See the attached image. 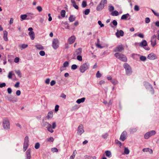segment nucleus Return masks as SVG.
I'll return each instance as SVG.
<instances>
[{
	"label": "nucleus",
	"mask_w": 159,
	"mask_h": 159,
	"mask_svg": "<svg viewBox=\"0 0 159 159\" xmlns=\"http://www.w3.org/2000/svg\"><path fill=\"white\" fill-rule=\"evenodd\" d=\"M111 15L112 16H117L119 15V13L117 11H114L111 12Z\"/></svg>",
	"instance_id": "obj_32"
},
{
	"label": "nucleus",
	"mask_w": 159,
	"mask_h": 159,
	"mask_svg": "<svg viewBox=\"0 0 159 159\" xmlns=\"http://www.w3.org/2000/svg\"><path fill=\"white\" fill-rule=\"evenodd\" d=\"M150 41L152 46L154 47L156 44V36L155 35H153L151 37Z\"/></svg>",
	"instance_id": "obj_8"
},
{
	"label": "nucleus",
	"mask_w": 159,
	"mask_h": 159,
	"mask_svg": "<svg viewBox=\"0 0 159 159\" xmlns=\"http://www.w3.org/2000/svg\"><path fill=\"white\" fill-rule=\"evenodd\" d=\"M65 94H66V93H65ZM66 94H65L64 93H62L61 96H60V97L63 98H66Z\"/></svg>",
	"instance_id": "obj_54"
},
{
	"label": "nucleus",
	"mask_w": 159,
	"mask_h": 159,
	"mask_svg": "<svg viewBox=\"0 0 159 159\" xmlns=\"http://www.w3.org/2000/svg\"><path fill=\"white\" fill-rule=\"evenodd\" d=\"M3 128L5 129H9L10 128V124L9 120L7 119H5L3 122Z\"/></svg>",
	"instance_id": "obj_4"
},
{
	"label": "nucleus",
	"mask_w": 159,
	"mask_h": 159,
	"mask_svg": "<svg viewBox=\"0 0 159 159\" xmlns=\"http://www.w3.org/2000/svg\"><path fill=\"white\" fill-rule=\"evenodd\" d=\"M90 12V10L89 9H86L84 11V14L85 15H87L89 14Z\"/></svg>",
	"instance_id": "obj_50"
},
{
	"label": "nucleus",
	"mask_w": 159,
	"mask_h": 159,
	"mask_svg": "<svg viewBox=\"0 0 159 159\" xmlns=\"http://www.w3.org/2000/svg\"><path fill=\"white\" fill-rule=\"evenodd\" d=\"M28 45L26 44H22L19 45V47L20 48H21L22 49H25L26 48L28 47Z\"/></svg>",
	"instance_id": "obj_34"
},
{
	"label": "nucleus",
	"mask_w": 159,
	"mask_h": 159,
	"mask_svg": "<svg viewBox=\"0 0 159 159\" xmlns=\"http://www.w3.org/2000/svg\"><path fill=\"white\" fill-rule=\"evenodd\" d=\"M71 2L72 3L73 6L76 9H78L79 7L75 3V1L74 0H70Z\"/></svg>",
	"instance_id": "obj_24"
},
{
	"label": "nucleus",
	"mask_w": 159,
	"mask_h": 159,
	"mask_svg": "<svg viewBox=\"0 0 159 159\" xmlns=\"http://www.w3.org/2000/svg\"><path fill=\"white\" fill-rule=\"evenodd\" d=\"M75 19V17L73 15H70L69 18V20L70 22L74 21Z\"/></svg>",
	"instance_id": "obj_30"
},
{
	"label": "nucleus",
	"mask_w": 159,
	"mask_h": 159,
	"mask_svg": "<svg viewBox=\"0 0 159 159\" xmlns=\"http://www.w3.org/2000/svg\"><path fill=\"white\" fill-rule=\"evenodd\" d=\"M51 151L53 152H58V149L56 148H54L51 149Z\"/></svg>",
	"instance_id": "obj_55"
},
{
	"label": "nucleus",
	"mask_w": 159,
	"mask_h": 159,
	"mask_svg": "<svg viewBox=\"0 0 159 159\" xmlns=\"http://www.w3.org/2000/svg\"><path fill=\"white\" fill-rule=\"evenodd\" d=\"M69 65V63L67 61L65 62L63 64V66L60 67V71L62 72L63 70H65V68L68 67Z\"/></svg>",
	"instance_id": "obj_13"
},
{
	"label": "nucleus",
	"mask_w": 159,
	"mask_h": 159,
	"mask_svg": "<svg viewBox=\"0 0 159 159\" xmlns=\"http://www.w3.org/2000/svg\"><path fill=\"white\" fill-rule=\"evenodd\" d=\"M85 99V98H83L80 99H79L76 101V102L78 104L80 103L81 102H83Z\"/></svg>",
	"instance_id": "obj_27"
},
{
	"label": "nucleus",
	"mask_w": 159,
	"mask_h": 159,
	"mask_svg": "<svg viewBox=\"0 0 159 159\" xmlns=\"http://www.w3.org/2000/svg\"><path fill=\"white\" fill-rule=\"evenodd\" d=\"M108 136V134L107 133H106L103 134L102 136V138L103 139H105L107 138V137Z\"/></svg>",
	"instance_id": "obj_64"
},
{
	"label": "nucleus",
	"mask_w": 159,
	"mask_h": 159,
	"mask_svg": "<svg viewBox=\"0 0 159 159\" xmlns=\"http://www.w3.org/2000/svg\"><path fill=\"white\" fill-rule=\"evenodd\" d=\"M59 44V42L57 39H54L52 42V47L53 48L56 49L58 48Z\"/></svg>",
	"instance_id": "obj_5"
},
{
	"label": "nucleus",
	"mask_w": 159,
	"mask_h": 159,
	"mask_svg": "<svg viewBox=\"0 0 159 159\" xmlns=\"http://www.w3.org/2000/svg\"><path fill=\"white\" fill-rule=\"evenodd\" d=\"M82 53V49L81 48H79L77 49L75 51L74 54V55L75 57L76 56L80 55Z\"/></svg>",
	"instance_id": "obj_16"
},
{
	"label": "nucleus",
	"mask_w": 159,
	"mask_h": 159,
	"mask_svg": "<svg viewBox=\"0 0 159 159\" xmlns=\"http://www.w3.org/2000/svg\"><path fill=\"white\" fill-rule=\"evenodd\" d=\"M137 56H140V55L137 54L133 53L131 55V57L134 59H135Z\"/></svg>",
	"instance_id": "obj_51"
},
{
	"label": "nucleus",
	"mask_w": 159,
	"mask_h": 159,
	"mask_svg": "<svg viewBox=\"0 0 159 159\" xmlns=\"http://www.w3.org/2000/svg\"><path fill=\"white\" fill-rule=\"evenodd\" d=\"M98 25H100L101 27H102L104 26V25L102 23V22L101 21L99 20L98 21Z\"/></svg>",
	"instance_id": "obj_59"
},
{
	"label": "nucleus",
	"mask_w": 159,
	"mask_h": 159,
	"mask_svg": "<svg viewBox=\"0 0 159 159\" xmlns=\"http://www.w3.org/2000/svg\"><path fill=\"white\" fill-rule=\"evenodd\" d=\"M40 144L39 143H37L34 146V148L36 149H38L39 148Z\"/></svg>",
	"instance_id": "obj_46"
},
{
	"label": "nucleus",
	"mask_w": 159,
	"mask_h": 159,
	"mask_svg": "<svg viewBox=\"0 0 159 159\" xmlns=\"http://www.w3.org/2000/svg\"><path fill=\"white\" fill-rule=\"evenodd\" d=\"M27 16V20H31L34 18V14L32 13L28 12L26 13Z\"/></svg>",
	"instance_id": "obj_18"
},
{
	"label": "nucleus",
	"mask_w": 159,
	"mask_h": 159,
	"mask_svg": "<svg viewBox=\"0 0 159 159\" xmlns=\"http://www.w3.org/2000/svg\"><path fill=\"white\" fill-rule=\"evenodd\" d=\"M75 39V37L74 36H72L68 39V42L70 44L74 43Z\"/></svg>",
	"instance_id": "obj_19"
},
{
	"label": "nucleus",
	"mask_w": 159,
	"mask_h": 159,
	"mask_svg": "<svg viewBox=\"0 0 159 159\" xmlns=\"http://www.w3.org/2000/svg\"><path fill=\"white\" fill-rule=\"evenodd\" d=\"M78 66L75 64H73L71 66V69L72 70H75L77 68Z\"/></svg>",
	"instance_id": "obj_48"
},
{
	"label": "nucleus",
	"mask_w": 159,
	"mask_h": 159,
	"mask_svg": "<svg viewBox=\"0 0 159 159\" xmlns=\"http://www.w3.org/2000/svg\"><path fill=\"white\" fill-rule=\"evenodd\" d=\"M13 75V72L12 71H10L8 74V77L9 79H12V76Z\"/></svg>",
	"instance_id": "obj_37"
},
{
	"label": "nucleus",
	"mask_w": 159,
	"mask_h": 159,
	"mask_svg": "<svg viewBox=\"0 0 159 159\" xmlns=\"http://www.w3.org/2000/svg\"><path fill=\"white\" fill-rule=\"evenodd\" d=\"M104 7L103 6H102L101 4L99 3L97 6L96 10L98 11H100L102 10Z\"/></svg>",
	"instance_id": "obj_25"
},
{
	"label": "nucleus",
	"mask_w": 159,
	"mask_h": 159,
	"mask_svg": "<svg viewBox=\"0 0 159 159\" xmlns=\"http://www.w3.org/2000/svg\"><path fill=\"white\" fill-rule=\"evenodd\" d=\"M6 86L5 83H3L0 84V88H2L3 87H5Z\"/></svg>",
	"instance_id": "obj_63"
},
{
	"label": "nucleus",
	"mask_w": 159,
	"mask_h": 159,
	"mask_svg": "<svg viewBox=\"0 0 159 159\" xmlns=\"http://www.w3.org/2000/svg\"><path fill=\"white\" fill-rule=\"evenodd\" d=\"M124 153L126 154H129V151L127 148H124Z\"/></svg>",
	"instance_id": "obj_41"
},
{
	"label": "nucleus",
	"mask_w": 159,
	"mask_h": 159,
	"mask_svg": "<svg viewBox=\"0 0 159 159\" xmlns=\"http://www.w3.org/2000/svg\"><path fill=\"white\" fill-rule=\"evenodd\" d=\"M139 58L140 60L142 61H145L147 59L146 57L143 56H140Z\"/></svg>",
	"instance_id": "obj_33"
},
{
	"label": "nucleus",
	"mask_w": 159,
	"mask_h": 159,
	"mask_svg": "<svg viewBox=\"0 0 159 159\" xmlns=\"http://www.w3.org/2000/svg\"><path fill=\"white\" fill-rule=\"evenodd\" d=\"M147 58L150 60H152L157 59V57L155 54L152 53L148 55Z\"/></svg>",
	"instance_id": "obj_9"
},
{
	"label": "nucleus",
	"mask_w": 159,
	"mask_h": 159,
	"mask_svg": "<svg viewBox=\"0 0 159 159\" xmlns=\"http://www.w3.org/2000/svg\"><path fill=\"white\" fill-rule=\"evenodd\" d=\"M36 8L37 10L39 12H41L42 11V8L40 6H38Z\"/></svg>",
	"instance_id": "obj_58"
},
{
	"label": "nucleus",
	"mask_w": 159,
	"mask_h": 159,
	"mask_svg": "<svg viewBox=\"0 0 159 159\" xmlns=\"http://www.w3.org/2000/svg\"><path fill=\"white\" fill-rule=\"evenodd\" d=\"M39 54L42 56H43L45 55V52L44 51H41L39 52Z\"/></svg>",
	"instance_id": "obj_56"
},
{
	"label": "nucleus",
	"mask_w": 159,
	"mask_h": 159,
	"mask_svg": "<svg viewBox=\"0 0 159 159\" xmlns=\"http://www.w3.org/2000/svg\"><path fill=\"white\" fill-rule=\"evenodd\" d=\"M156 133L155 130H152L146 133L144 136L145 139H148L150 136L154 135Z\"/></svg>",
	"instance_id": "obj_6"
},
{
	"label": "nucleus",
	"mask_w": 159,
	"mask_h": 159,
	"mask_svg": "<svg viewBox=\"0 0 159 159\" xmlns=\"http://www.w3.org/2000/svg\"><path fill=\"white\" fill-rule=\"evenodd\" d=\"M143 84L145 88L147 89H152V85L149 83L145 81L143 83Z\"/></svg>",
	"instance_id": "obj_14"
},
{
	"label": "nucleus",
	"mask_w": 159,
	"mask_h": 159,
	"mask_svg": "<svg viewBox=\"0 0 159 159\" xmlns=\"http://www.w3.org/2000/svg\"><path fill=\"white\" fill-rule=\"evenodd\" d=\"M3 32V38L6 41H7L8 40V38H7V34L8 33L7 31L6 30H4Z\"/></svg>",
	"instance_id": "obj_20"
},
{
	"label": "nucleus",
	"mask_w": 159,
	"mask_h": 159,
	"mask_svg": "<svg viewBox=\"0 0 159 159\" xmlns=\"http://www.w3.org/2000/svg\"><path fill=\"white\" fill-rule=\"evenodd\" d=\"M124 50V48L122 45H119L115 48L114 50V52H120Z\"/></svg>",
	"instance_id": "obj_10"
},
{
	"label": "nucleus",
	"mask_w": 159,
	"mask_h": 159,
	"mask_svg": "<svg viewBox=\"0 0 159 159\" xmlns=\"http://www.w3.org/2000/svg\"><path fill=\"white\" fill-rule=\"evenodd\" d=\"M53 116V112L52 111H49L48 112V118H51Z\"/></svg>",
	"instance_id": "obj_40"
},
{
	"label": "nucleus",
	"mask_w": 159,
	"mask_h": 159,
	"mask_svg": "<svg viewBox=\"0 0 159 159\" xmlns=\"http://www.w3.org/2000/svg\"><path fill=\"white\" fill-rule=\"evenodd\" d=\"M139 45L141 47H146L147 45V41L145 40H143L141 42L139 43Z\"/></svg>",
	"instance_id": "obj_22"
},
{
	"label": "nucleus",
	"mask_w": 159,
	"mask_h": 159,
	"mask_svg": "<svg viewBox=\"0 0 159 159\" xmlns=\"http://www.w3.org/2000/svg\"><path fill=\"white\" fill-rule=\"evenodd\" d=\"M66 15V11L64 10H62L61 12V15L62 17H65Z\"/></svg>",
	"instance_id": "obj_36"
},
{
	"label": "nucleus",
	"mask_w": 159,
	"mask_h": 159,
	"mask_svg": "<svg viewBox=\"0 0 159 159\" xmlns=\"http://www.w3.org/2000/svg\"><path fill=\"white\" fill-rule=\"evenodd\" d=\"M129 17L128 18V20H130V16L129 13H127L126 14H124L121 16V20H126L128 17Z\"/></svg>",
	"instance_id": "obj_21"
},
{
	"label": "nucleus",
	"mask_w": 159,
	"mask_h": 159,
	"mask_svg": "<svg viewBox=\"0 0 159 159\" xmlns=\"http://www.w3.org/2000/svg\"><path fill=\"white\" fill-rule=\"evenodd\" d=\"M107 0H101L100 3L104 7L105 5L107 4Z\"/></svg>",
	"instance_id": "obj_31"
},
{
	"label": "nucleus",
	"mask_w": 159,
	"mask_h": 159,
	"mask_svg": "<svg viewBox=\"0 0 159 159\" xmlns=\"http://www.w3.org/2000/svg\"><path fill=\"white\" fill-rule=\"evenodd\" d=\"M108 10L110 12H112L114 10V8L112 6H109Z\"/></svg>",
	"instance_id": "obj_39"
},
{
	"label": "nucleus",
	"mask_w": 159,
	"mask_h": 159,
	"mask_svg": "<svg viewBox=\"0 0 159 159\" xmlns=\"http://www.w3.org/2000/svg\"><path fill=\"white\" fill-rule=\"evenodd\" d=\"M123 67L125 69L126 74L127 75H130L132 74V71L129 65L127 63H125L123 65Z\"/></svg>",
	"instance_id": "obj_3"
},
{
	"label": "nucleus",
	"mask_w": 159,
	"mask_h": 159,
	"mask_svg": "<svg viewBox=\"0 0 159 159\" xmlns=\"http://www.w3.org/2000/svg\"><path fill=\"white\" fill-rule=\"evenodd\" d=\"M112 23L113 25L115 26H116L117 24V22L115 20H114L112 21Z\"/></svg>",
	"instance_id": "obj_60"
},
{
	"label": "nucleus",
	"mask_w": 159,
	"mask_h": 159,
	"mask_svg": "<svg viewBox=\"0 0 159 159\" xmlns=\"http://www.w3.org/2000/svg\"><path fill=\"white\" fill-rule=\"evenodd\" d=\"M145 22L146 23H148L150 22V19L148 17H147L145 18Z\"/></svg>",
	"instance_id": "obj_62"
},
{
	"label": "nucleus",
	"mask_w": 159,
	"mask_h": 159,
	"mask_svg": "<svg viewBox=\"0 0 159 159\" xmlns=\"http://www.w3.org/2000/svg\"><path fill=\"white\" fill-rule=\"evenodd\" d=\"M124 32L123 30H117V32L116 33V35L117 37L119 38L120 36H122L124 35Z\"/></svg>",
	"instance_id": "obj_15"
},
{
	"label": "nucleus",
	"mask_w": 159,
	"mask_h": 159,
	"mask_svg": "<svg viewBox=\"0 0 159 159\" xmlns=\"http://www.w3.org/2000/svg\"><path fill=\"white\" fill-rule=\"evenodd\" d=\"M114 56L116 58L124 62L127 61V59L126 57L122 54L117 52L114 54Z\"/></svg>",
	"instance_id": "obj_2"
},
{
	"label": "nucleus",
	"mask_w": 159,
	"mask_h": 159,
	"mask_svg": "<svg viewBox=\"0 0 159 159\" xmlns=\"http://www.w3.org/2000/svg\"><path fill=\"white\" fill-rule=\"evenodd\" d=\"M50 79L49 78H47L45 80V83L46 84H49L50 83Z\"/></svg>",
	"instance_id": "obj_61"
},
{
	"label": "nucleus",
	"mask_w": 159,
	"mask_h": 159,
	"mask_svg": "<svg viewBox=\"0 0 159 159\" xmlns=\"http://www.w3.org/2000/svg\"><path fill=\"white\" fill-rule=\"evenodd\" d=\"M36 48L39 50H42L44 49L43 47L41 44H38L35 45Z\"/></svg>",
	"instance_id": "obj_26"
},
{
	"label": "nucleus",
	"mask_w": 159,
	"mask_h": 159,
	"mask_svg": "<svg viewBox=\"0 0 159 159\" xmlns=\"http://www.w3.org/2000/svg\"><path fill=\"white\" fill-rule=\"evenodd\" d=\"M127 133L126 131H124L121 134L120 139L122 141H124L126 139Z\"/></svg>",
	"instance_id": "obj_12"
},
{
	"label": "nucleus",
	"mask_w": 159,
	"mask_h": 159,
	"mask_svg": "<svg viewBox=\"0 0 159 159\" xmlns=\"http://www.w3.org/2000/svg\"><path fill=\"white\" fill-rule=\"evenodd\" d=\"M7 100L10 101L12 102H16L17 101V98L13 97L11 96H10L7 97Z\"/></svg>",
	"instance_id": "obj_11"
},
{
	"label": "nucleus",
	"mask_w": 159,
	"mask_h": 159,
	"mask_svg": "<svg viewBox=\"0 0 159 159\" xmlns=\"http://www.w3.org/2000/svg\"><path fill=\"white\" fill-rule=\"evenodd\" d=\"M89 64L88 63H85L82 64L80 67L79 70L81 73H84L86 70L89 69Z\"/></svg>",
	"instance_id": "obj_1"
},
{
	"label": "nucleus",
	"mask_w": 159,
	"mask_h": 159,
	"mask_svg": "<svg viewBox=\"0 0 159 159\" xmlns=\"http://www.w3.org/2000/svg\"><path fill=\"white\" fill-rule=\"evenodd\" d=\"M82 7L83 8L86 7L87 6V2L85 1H83L82 2Z\"/></svg>",
	"instance_id": "obj_47"
},
{
	"label": "nucleus",
	"mask_w": 159,
	"mask_h": 159,
	"mask_svg": "<svg viewBox=\"0 0 159 159\" xmlns=\"http://www.w3.org/2000/svg\"><path fill=\"white\" fill-rule=\"evenodd\" d=\"M20 17L21 19V21H22V20H25V19L27 20V14H23V15H21V16H20Z\"/></svg>",
	"instance_id": "obj_29"
},
{
	"label": "nucleus",
	"mask_w": 159,
	"mask_h": 159,
	"mask_svg": "<svg viewBox=\"0 0 159 159\" xmlns=\"http://www.w3.org/2000/svg\"><path fill=\"white\" fill-rule=\"evenodd\" d=\"M15 72L17 75L20 77H21V74L20 70H15Z\"/></svg>",
	"instance_id": "obj_38"
},
{
	"label": "nucleus",
	"mask_w": 159,
	"mask_h": 159,
	"mask_svg": "<svg viewBox=\"0 0 159 159\" xmlns=\"http://www.w3.org/2000/svg\"><path fill=\"white\" fill-rule=\"evenodd\" d=\"M24 143H29V137L28 136H26L24 139Z\"/></svg>",
	"instance_id": "obj_57"
},
{
	"label": "nucleus",
	"mask_w": 159,
	"mask_h": 159,
	"mask_svg": "<svg viewBox=\"0 0 159 159\" xmlns=\"http://www.w3.org/2000/svg\"><path fill=\"white\" fill-rule=\"evenodd\" d=\"M113 84L116 85L118 84V81L115 79H112L111 81Z\"/></svg>",
	"instance_id": "obj_43"
},
{
	"label": "nucleus",
	"mask_w": 159,
	"mask_h": 159,
	"mask_svg": "<svg viewBox=\"0 0 159 159\" xmlns=\"http://www.w3.org/2000/svg\"><path fill=\"white\" fill-rule=\"evenodd\" d=\"M84 132L83 126L82 125L80 124L78 128L77 133L78 135H80Z\"/></svg>",
	"instance_id": "obj_7"
},
{
	"label": "nucleus",
	"mask_w": 159,
	"mask_h": 159,
	"mask_svg": "<svg viewBox=\"0 0 159 159\" xmlns=\"http://www.w3.org/2000/svg\"><path fill=\"white\" fill-rule=\"evenodd\" d=\"M96 77L98 78H100L102 76V74L100 73L99 71H98L96 74Z\"/></svg>",
	"instance_id": "obj_44"
},
{
	"label": "nucleus",
	"mask_w": 159,
	"mask_h": 159,
	"mask_svg": "<svg viewBox=\"0 0 159 159\" xmlns=\"http://www.w3.org/2000/svg\"><path fill=\"white\" fill-rule=\"evenodd\" d=\"M134 9L135 11H139V6L137 5H135L134 7Z\"/></svg>",
	"instance_id": "obj_52"
},
{
	"label": "nucleus",
	"mask_w": 159,
	"mask_h": 159,
	"mask_svg": "<svg viewBox=\"0 0 159 159\" xmlns=\"http://www.w3.org/2000/svg\"><path fill=\"white\" fill-rule=\"evenodd\" d=\"M29 35L32 40H34L35 38L34 33L33 31H30L29 33Z\"/></svg>",
	"instance_id": "obj_23"
},
{
	"label": "nucleus",
	"mask_w": 159,
	"mask_h": 159,
	"mask_svg": "<svg viewBox=\"0 0 159 159\" xmlns=\"http://www.w3.org/2000/svg\"><path fill=\"white\" fill-rule=\"evenodd\" d=\"M77 59L79 61H81L82 60V57L80 55L77 56Z\"/></svg>",
	"instance_id": "obj_53"
},
{
	"label": "nucleus",
	"mask_w": 159,
	"mask_h": 159,
	"mask_svg": "<svg viewBox=\"0 0 159 159\" xmlns=\"http://www.w3.org/2000/svg\"><path fill=\"white\" fill-rule=\"evenodd\" d=\"M136 128H131L130 129V131L131 133H133L137 131Z\"/></svg>",
	"instance_id": "obj_45"
},
{
	"label": "nucleus",
	"mask_w": 159,
	"mask_h": 159,
	"mask_svg": "<svg viewBox=\"0 0 159 159\" xmlns=\"http://www.w3.org/2000/svg\"><path fill=\"white\" fill-rule=\"evenodd\" d=\"M106 156L109 157H110L111 156V152L109 151H106L105 152Z\"/></svg>",
	"instance_id": "obj_35"
},
{
	"label": "nucleus",
	"mask_w": 159,
	"mask_h": 159,
	"mask_svg": "<svg viewBox=\"0 0 159 159\" xmlns=\"http://www.w3.org/2000/svg\"><path fill=\"white\" fill-rule=\"evenodd\" d=\"M29 146V143H24L23 145V151L25 152L27 149V148Z\"/></svg>",
	"instance_id": "obj_28"
},
{
	"label": "nucleus",
	"mask_w": 159,
	"mask_h": 159,
	"mask_svg": "<svg viewBox=\"0 0 159 159\" xmlns=\"http://www.w3.org/2000/svg\"><path fill=\"white\" fill-rule=\"evenodd\" d=\"M47 141L49 142H53L54 141V138L52 137H50L47 139Z\"/></svg>",
	"instance_id": "obj_49"
},
{
	"label": "nucleus",
	"mask_w": 159,
	"mask_h": 159,
	"mask_svg": "<svg viewBox=\"0 0 159 159\" xmlns=\"http://www.w3.org/2000/svg\"><path fill=\"white\" fill-rule=\"evenodd\" d=\"M64 27L65 29H70L68 23L67 22H65L64 23Z\"/></svg>",
	"instance_id": "obj_42"
},
{
	"label": "nucleus",
	"mask_w": 159,
	"mask_h": 159,
	"mask_svg": "<svg viewBox=\"0 0 159 159\" xmlns=\"http://www.w3.org/2000/svg\"><path fill=\"white\" fill-rule=\"evenodd\" d=\"M31 150L28 149L26 152V158L25 159H30L31 158Z\"/></svg>",
	"instance_id": "obj_17"
}]
</instances>
